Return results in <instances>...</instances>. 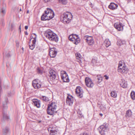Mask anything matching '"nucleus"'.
Returning a JSON list of instances; mask_svg holds the SVG:
<instances>
[{"label": "nucleus", "mask_w": 135, "mask_h": 135, "mask_svg": "<svg viewBox=\"0 0 135 135\" xmlns=\"http://www.w3.org/2000/svg\"><path fill=\"white\" fill-rule=\"evenodd\" d=\"M55 14L52 9L47 8L41 17V20L42 21L49 20L54 17Z\"/></svg>", "instance_id": "nucleus-1"}, {"label": "nucleus", "mask_w": 135, "mask_h": 135, "mask_svg": "<svg viewBox=\"0 0 135 135\" xmlns=\"http://www.w3.org/2000/svg\"><path fill=\"white\" fill-rule=\"evenodd\" d=\"M109 130L108 124L107 123H104L98 128V130L101 135H105Z\"/></svg>", "instance_id": "nucleus-2"}, {"label": "nucleus", "mask_w": 135, "mask_h": 135, "mask_svg": "<svg viewBox=\"0 0 135 135\" xmlns=\"http://www.w3.org/2000/svg\"><path fill=\"white\" fill-rule=\"evenodd\" d=\"M72 18V16L71 13L69 12H67L64 13L62 17L61 18V20L64 22L68 23L71 21Z\"/></svg>", "instance_id": "nucleus-3"}, {"label": "nucleus", "mask_w": 135, "mask_h": 135, "mask_svg": "<svg viewBox=\"0 0 135 135\" xmlns=\"http://www.w3.org/2000/svg\"><path fill=\"white\" fill-rule=\"evenodd\" d=\"M69 39L76 45L78 44L80 41V39L79 36L75 34H72L69 37Z\"/></svg>", "instance_id": "nucleus-4"}, {"label": "nucleus", "mask_w": 135, "mask_h": 135, "mask_svg": "<svg viewBox=\"0 0 135 135\" xmlns=\"http://www.w3.org/2000/svg\"><path fill=\"white\" fill-rule=\"evenodd\" d=\"M8 102V99L7 98H5L4 101L3 103V119H7L8 120L9 119V117L4 112V110H6L7 109V104Z\"/></svg>", "instance_id": "nucleus-5"}, {"label": "nucleus", "mask_w": 135, "mask_h": 135, "mask_svg": "<svg viewBox=\"0 0 135 135\" xmlns=\"http://www.w3.org/2000/svg\"><path fill=\"white\" fill-rule=\"evenodd\" d=\"M33 87L35 89H38L41 88V83L38 79H35L32 82Z\"/></svg>", "instance_id": "nucleus-6"}, {"label": "nucleus", "mask_w": 135, "mask_h": 135, "mask_svg": "<svg viewBox=\"0 0 135 135\" xmlns=\"http://www.w3.org/2000/svg\"><path fill=\"white\" fill-rule=\"evenodd\" d=\"M61 79L64 82H68L69 79L68 74L65 71H63L61 73Z\"/></svg>", "instance_id": "nucleus-7"}, {"label": "nucleus", "mask_w": 135, "mask_h": 135, "mask_svg": "<svg viewBox=\"0 0 135 135\" xmlns=\"http://www.w3.org/2000/svg\"><path fill=\"white\" fill-rule=\"evenodd\" d=\"M85 82L86 86L89 88H92L94 86L93 83L90 78H86Z\"/></svg>", "instance_id": "nucleus-8"}, {"label": "nucleus", "mask_w": 135, "mask_h": 135, "mask_svg": "<svg viewBox=\"0 0 135 135\" xmlns=\"http://www.w3.org/2000/svg\"><path fill=\"white\" fill-rule=\"evenodd\" d=\"M76 94L77 96L79 98L83 97V91L81 87L80 86H77L75 90Z\"/></svg>", "instance_id": "nucleus-9"}, {"label": "nucleus", "mask_w": 135, "mask_h": 135, "mask_svg": "<svg viewBox=\"0 0 135 135\" xmlns=\"http://www.w3.org/2000/svg\"><path fill=\"white\" fill-rule=\"evenodd\" d=\"M49 54L51 57H55L57 54V50L56 48L53 47L51 48L49 50Z\"/></svg>", "instance_id": "nucleus-10"}, {"label": "nucleus", "mask_w": 135, "mask_h": 135, "mask_svg": "<svg viewBox=\"0 0 135 135\" xmlns=\"http://www.w3.org/2000/svg\"><path fill=\"white\" fill-rule=\"evenodd\" d=\"M57 75L56 72L52 69L49 70V76L51 79L52 80H54L56 78Z\"/></svg>", "instance_id": "nucleus-11"}, {"label": "nucleus", "mask_w": 135, "mask_h": 135, "mask_svg": "<svg viewBox=\"0 0 135 135\" xmlns=\"http://www.w3.org/2000/svg\"><path fill=\"white\" fill-rule=\"evenodd\" d=\"M68 96L66 99V103L70 106L72 105L73 104L74 101L72 95L69 94H68Z\"/></svg>", "instance_id": "nucleus-12"}, {"label": "nucleus", "mask_w": 135, "mask_h": 135, "mask_svg": "<svg viewBox=\"0 0 135 135\" xmlns=\"http://www.w3.org/2000/svg\"><path fill=\"white\" fill-rule=\"evenodd\" d=\"M128 69L127 67L124 64L122 67L118 69V72L122 74H126L128 71Z\"/></svg>", "instance_id": "nucleus-13"}, {"label": "nucleus", "mask_w": 135, "mask_h": 135, "mask_svg": "<svg viewBox=\"0 0 135 135\" xmlns=\"http://www.w3.org/2000/svg\"><path fill=\"white\" fill-rule=\"evenodd\" d=\"M123 24L119 22L115 23L114 25L115 27L118 31L123 30Z\"/></svg>", "instance_id": "nucleus-14"}, {"label": "nucleus", "mask_w": 135, "mask_h": 135, "mask_svg": "<svg viewBox=\"0 0 135 135\" xmlns=\"http://www.w3.org/2000/svg\"><path fill=\"white\" fill-rule=\"evenodd\" d=\"M33 35H35V37L33 38L34 40H33L32 41V44L31 45H29V47L30 48L31 50H33L34 49V48L35 47V44L36 42V35L35 33H33L32 34Z\"/></svg>", "instance_id": "nucleus-15"}, {"label": "nucleus", "mask_w": 135, "mask_h": 135, "mask_svg": "<svg viewBox=\"0 0 135 135\" xmlns=\"http://www.w3.org/2000/svg\"><path fill=\"white\" fill-rule=\"evenodd\" d=\"M54 34L49 40L52 41L57 42L58 41V36L55 33Z\"/></svg>", "instance_id": "nucleus-16"}, {"label": "nucleus", "mask_w": 135, "mask_h": 135, "mask_svg": "<svg viewBox=\"0 0 135 135\" xmlns=\"http://www.w3.org/2000/svg\"><path fill=\"white\" fill-rule=\"evenodd\" d=\"M32 101L35 106L37 108H40V101L37 99H33L32 100Z\"/></svg>", "instance_id": "nucleus-17"}, {"label": "nucleus", "mask_w": 135, "mask_h": 135, "mask_svg": "<svg viewBox=\"0 0 135 135\" xmlns=\"http://www.w3.org/2000/svg\"><path fill=\"white\" fill-rule=\"evenodd\" d=\"M54 33L53 32L50 30H49L46 31L45 34V35L47 38L49 39L54 34Z\"/></svg>", "instance_id": "nucleus-18"}, {"label": "nucleus", "mask_w": 135, "mask_h": 135, "mask_svg": "<svg viewBox=\"0 0 135 135\" xmlns=\"http://www.w3.org/2000/svg\"><path fill=\"white\" fill-rule=\"evenodd\" d=\"M47 113L48 114L50 115H52L54 113H56L57 111L56 110H54V109H53L51 108H50L48 109V107L47 109Z\"/></svg>", "instance_id": "nucleus-19"}, {"label": "nucleus", "mask_w": 135, "mask_h": 135, "mask_svg": "<svg viewBox=\"0 0 135 135\" xmlns=\"http://www.w3.org/2000/svg\"><path fill=\"white\" fill-rule=\"evenodd\" d=\"M48 109H49L50 108H52L54 110H56L57 106L56 103L55 102H52L50 104H49L48 105Z\"/></svg>", "instance_id": "nucleus-20"}, {"label": "nucleus", "mask_w": 135, "mask_h": 135, "mask_svg": "<svg viewBox=\"0 0 135 135\" xmlns=\"http://www.w3.org/2000/svg\"><path fill=\"white\" fill-rule=\"evenodd\" d=\"M118 7V5L113 3H111L108 6L109 8L112 10L115 9L117 8Z\"/></svg>", "instance_id": "nucleus-21"}, {"label": "nucleus", "mask_w": 135, "mask_h": 135, "mask_svg": "<svg viewBox=\"0 0 135 135\" xmlns=\"http://www.w3.org/2000/svg\"><path fill=\"white\" fill-rule=\"evenodd\" d=\"M122 82H121L120 84V86L124 88H126L127 85V81H126L124 79H122Z\"/></svg>", "instance_id": "nucleus-22"}, {"label": "nucleus", "mask_w": 135, "mask_h": 135, "mask_svg": "<svg viewBox=\"0 0 135 135\" xmlns=\"http://www.w3.org/2000/svg\"><path fill=\"white\" fill-rule=\"evenodd\" d=\"M132 113L131 110L130 109L128 110L126 112V117L127 118L130 117L132 115Z\"/></svg>", "instance_id": "nucleus-23"}, {"label": "nucleus", "mask_w": 135, "mask_h": 135, "mask_svg": "<svg viewBox=\"0 0 135 135\" xmlns=\"http://www.w3.org/2000/svg\"><path fill=\"white\" fill-rule=\"evenodd\" d=\"M125 43L126 42L125 41L120 40L117 41V44L118 46H120L123 44H125Z\"/></svg>", "instance_id": "nucleus-24"}, {"label": "nucleus", "mask_w": 135, "mask_h": 135, "mask_svg": "<svg viewBox=\"0 0 135 135\" xmlns=\"http://www.w3.org/2000/svg\"><path fill=\"white\" fill-rule=\"evenodd\" d=\"M84 38L86 40V42L93 39L92 37L91 36H89L88 35L85 36L84 37Z\"/></svg>", "instance_id": "nucleus-25"}, {"label": "nucleus", "mask_w": 135, "mask_h": 135, "mask_svg": "<svg viewBox=\"0 0 135 135\" xmlns=\"http://www.w3.org/2000/svg\"><path fill=\"white\" fill-rule=\"evenodd\" d=\"M104 44L107 47H108L110 45V42L108 39L104 41Z\"/></svg>", "instance_id": "nucleus-26"}, {"label": "nucleus", "mask_w": 135, "mask_h": 135, "mask_svg": "<svg viewBox=\"0 0 135 135\" xmlns=\"http://www.w3.org/2000/svg\"><path fill=\"white\" fill-rule=\"evenodd\" d=\"M111 96L114 98H115L117 97V93L115 91H113L111 93Z\"/></svg>", "instance_id": "nucleus-27"}, {"label": "nucleus", "mask_w": 135, "mask_h": 135, "mask_svg": "<svg viewBox=\"0 0 135 135\" xmlns=\"http://www.w3.org/2000/svg\"><path fill=\"white\" fill-rule=\"evenodd\" d=\"M50 132V135H56L57 133V131L55 130H51Z\"/></svg>", "instance_id": "nucleus-28"}, {"label": "nucleus", "mask_w": 135, "mask_h": 135, "mask_svg": "<svg viewBox=\"0 0 135 135\" xmlns=\"http://www.w3.org/2000/svg\"><path fill=\"white\" fill-rule=\"evenodd\" d=\"M131 98L133 100H134L135 99V92L134 91H132L131 94Z\"/></svg>", "instance_id": "nucleus-29"}, {"label": "nucleus", "mask_w": 135, "mask_h": 135, "mask_svg": "<svg viewBox=\"0 0 135 135\" xmlns=\"http://www.w3.org/2000/svg\"><path fill=\"white\" fill-rule=\"evenodd\" d=\"M42 99L45 101H48L49 100V98L48 97L45 96H42L41 98Z\"/></svg>", "instance_id": "nucleus-30"}, {"label": "nucleus", "mask_w": 135, "mask_h": 135, "mask_svg": "<svg viewBox=\"0 0 135 135\" xmlns=\"http://www.w3.org/2000/svg\"><path fill=\"white\" fill-rule=\"evenodd\" d=\"M9 131V129L7 127H6L3 130V133L4 134L7 133Z\"/></svg>", "instance_id": "nucleus-31"}, {"label": "nucleus", "mask_w": 135, "mask_h": 135, "mask_svg": "<svg viewBox=\"0 0 135 135\" xmlns=\"http://www.w3.org/2000/svg\"><path fill=\"white\" fill-rule=\"evenodd\" d=\"M97 77L98 80V83H99L102 80L103 78L100 75L97 76Z\"/></svg>", "instance_id": "nucleus-32"}, {"label": "nucleus", "mask_w": 135, "mask_h": 135, "mask_svg": "<svg viewBox=\"0 0 135 135\" xmlns=\"http://www.w3.org/2000/svg\"><path fill=\"white\" fill-rule=\"evenodd\" d=\"M37 71L38 74H42V71L41 70L40 68L38 67L37 68Z\"/></svg>", "instance_id": "nucleus-33"}, {"label": "nucleus", "mask_w": 135, "mask_h": 135, "mask_svg": "<svg viewBox=\"0 0 135 135\" xmlns=\"http://www.w3.org/2000/svg\"><path fill=\"white\" fill-rule=\"evenodd\" d=\"M88 44L90 45H91L93 44L94 41L93 39L91 40H90V41H89L87 42Z\"/></svg>", "instance_id": "nucleus-34"}, {"label": "nucleus", "mask_w": 135, "mask_h": 135, "mask_svg": "<svg viewBox=\"0 0 135 135\" xmlns=\"http://www.w3.org/2000/svg\"><path fill=\"white\" fill-rule=\"evenodd\" d=\"M0 12L3 14H5L6 13L5 9L4 8H2L1 9Z\"/></svg>", "instance_id": "nucleus-35"}, {"label": "nucleus", "mask_w": 135, "mask_h": 135, "mask_svg": "<svg viewBox=\"0 0 135 135\" xmlns=\"http://www.w3.org/2000/svg\"><path fill=\"white\" fill-rule=\"evenodd\" d=\"M123 65V64L122 63V61H119V64L118 67V69H119V68H121V67H122V66Z\"/></svg>", "instance_id": "nucleus-36"}, {"label": "nucleus", "mask_w": 135, "mask_h": 135, "mask_svg": "<svg viewBox=\"0 0 135 135\" xmlns=\"http://www.w3.org/2000/svg\"><path fill=\"white\" fill-rule=\"evenodd\" d=\"M97 60L95 59H93L91 61L92 63L96 65V63H97Z\"/></svg>", "instance_id": "nucleus-37"}, {"label": "nucleus", "mask_w": 135, "mask_h": 135, "mask_svg": "<svg viewBox=\"0 0 135 135\" xmlns=\"http://www.w3.org/2000/svg\"><path fill=\"white\" fill-rule=\"evenodd\" d=\"M61 1L63 4H65L67 3V0H61Z\"/></svg>", "instance_id": "nucleus-38"}, {"label": "nucleus", "mask_w": 135, "mask_h": 135, "mask_svg": "<svg viewBox=\"0 0 135 135\" xmlns=\"http://www.w3.org/2000/svg\"><path fill=\"white\" fill-rule=\"evenodd\" d=\"M75 55L76 56V57H78L79 58H80L81 57V56L80 55V54L79 53L76 54H75Z\"/></svg>", "instance_id": "nucleus-39"}, {"label": "nucleus", "mask_w": 135, "mask_h": 135, "mask_svg": "<svg viewBox=\"0 0 135 135\" xmlns=\"http://www.w3.org/2000/svg\"><path fill=\"white\" fill-rule=\"evenodd\" d=\"M43 1L45 3H47L48 2H49L50 1H51L52 0H43Z\"/></svg>", "instance_id": "nucleus-40"}, {"label": "nucleus", "mask_w": 135, "mask_h": 135, "mask_svg": "<svg viewBox=\"0 0 135 135\" xmlns=\"http://www.w3.org/2000/svg\"><path fill=\"white\" fill-rule=\"evenodd\" d=\"M80 135H89L88 134L86 133H84L81 134Z\"/></svg>", "instance_id": "nucleus-41"}, {"label": "nucleus", "mask_w": 135, "mask_h": 135, "mask_svg": "<svg viewBox=\"0 0 135 135\" xmlns=\"http://www.w3.org/2000/svg\"><path fill=\"white\" fill-rule=\"evenodd\" d=\"M104 76L105 77V79L106 80H108L109 78L108 76H107V75H104Z\"/></svg>", "instance_id": "nucleus-42"}, {"label": "nucleus", "mask_w": 135, "mask_h": 135, "mask_svg": "<svg viewBox=\"0 0 135 135\" xmlns=\"http://www.w3.org/2000/svg\"><path fill=\"white\" fill-rule=\"evenodd\" d=\"M1 80L0 79V88H1L0 90V91L1 92V90H2L1 86Z\"/></svg>", "instance_id": "nucleus-43"}, {"label": "nucleus", "mask_w": 135, "mask_h": 135, "mask_svg": "<svg viewBox=\"0 0 135 135\" xmlns=\"http://www.w3.org/2000/svg\"><path fill=\"white\" fill-rule=\"evenodd\" d=\"M79 117L80 118H82V117H83V115L82 114H80V115L79 116Z\"/></svg>", "instance_id": "nucleus-44"}, {"label": "nucleus", "mask_w": 135, "mask_h": 135, "mask_svg": "<svg viewBox=\"0 0 135 135\" xmlns=\"http://www.w3.org/2000/svg\"><path fill=\"white\" fill-rule=\"evenodd\" d=\"M21 25L20 24L19 26V29L20 30V33L21 32Z\"/></svg>", "instance_id": "nucleus-45"}, {"label": "nucleus", "mask_w": 135, "mask_h": 135, "mask_svg": "<svg viewBox=\"0 0 135 135\" xmlns=\"http://www.w3.org/2000/svg\"><path fill=\"white\" fill-rule=\"evenodd\" d=\"M6 56L7 57H9L11 56V55L9 53H8L6 55Z\"/></svg>", "instance_id": "nucleus-46"}, {"label": "nucleus", "mask_w": 135, "mask_h": 135, "mask_svg": "<svg viewBox=\"0 0 135 135\" xmlns=\"http://www.w3.org/2000/svg\"><path fill=\"white\" fill-rule=\"evenodd\" d=\"M28 26H25V29L26 30H27L28 28Z\"/></svg>", "instance_id": "nucleus-47"}, {"label": "nucleus", "mask_w": 135, "mask_h": 135, "mask_svg": "<svg viewBox=\"0 0 135 135\" xmlns=\"http://www.w3.org/2000/svg\"><path fill=\"white\" fill-rule=\"evenodd\" d=\"M36 49H38V50H40V48L39 47H36Z\"/></svg>", "instance_id": "nucleus-48"}, {"label": "nucleus", "mask_w": 135, "mask_h": 135, "mask_svg": "<svg viewBox=\"0 0 135 135\" xmlns=\"http://www.w3.org/2000/svg\"><path fill=\"white\" fill-rule=\"evenodd\" d=\"M90 5H91V8H93V4L91 3V4H90Z\"/></svg>", "instance_id": "nucleus-49"}, {"label": "nucleus", "mask_w": 135, "mask_h": 135, "mask_svg": "<svg viewBox=\"0 0 135 135\" xmlns=\"http://www.w3.org/2000/svg\"><path fill=\"white\" fill-rule=\"evenodd\" d=\"M25 33L26 35H28V33L26 31L25 32Z\"/></svg>", "instance_id": "nucleus-50"}, {"label": "nucleus", "mask_w": 135, "mask_h": 135, "mask_svg": "<svg viewBox=\"0 0 135 135\" xmlns=\"http://www.w3.org/2000/svg\"><path fill=\"white\" fill-rule=\"evenodd\" d=\"M99 115H100L101 116H102L103 115V114H102V113H100L99 114Z\"/></svg>", "instance_id": "nucleus-51"}, {"label": "nucleus", "mask_w": 135, "mask_h": 135, "mask_svg": "<svg viewBox=\"0 0 135 135\" xmlns=\"http://www.w3.org/2000/svg\"><path fill=\"white\" fill-rule=\"evenodd\" d=\"M35 37H33L31 35V38H33H33Z\"/></svg>", "instance_id": "nucleus-52"}, {"label": "nucleus", "mask_w": 135, "mask_h": 135, "mask_svg": "<svg viewBox=\"0 0 135 135\" xmlns=\"http://www.w3.org/2000/svg\"><path fill=\"white\" fill-rule=\"evenodd\" d=\"M29 13V10H27V13Z\"/></svg>", "instance_id": "nucleus-53"}, {"label": "nucleus", "mask_w": 135, "mask_h": 135, "mask_svg": "<svg viewBox=\"0 0 135 135\" xmlns=\"http://www.w3.org/2000/svg\"><path fill=\"white\" fill-rule=\"evenodd\" d=\"M22 50H23V51H24V48H23V47H22Z\"/></svg>", "instance_id": "nucleus-54"}, {"label": "nucleus", "mask_w": 135, "mask_h": 135, "mask_svg": "<svg viewBox=\"0 0 135 135\" xmlns=\"http://www.w3.org/2000/svg\"><path fill=\"white\" fill-rule=\"evenodd\" d=\"M32 39V38H31L30 40V42H29V43H30V42H31V39Z\"/></svg>", "instance_id": "nucleus-55"}, {"label": "nucleus", "mask_w": 135, "mask_h": 135, "mask_svg": "<svg viewBox=\"0 0 135 135\" xmlns=\"http://www.w3.org/2000/svg\"><path fill=\"white\" fill-rule=\"evenodd\" d=\"M20 11H22V9H21V8H20Z\"/></svg>", "instance_id": "nucleus-56"}, {"label": "nucleus", "mask_w": 135, "mask_h": 135, "mask_svg": "<svg viewBox=\"0 0 135 135\" xmlns=\"http://www.w3.org/2000/svg\"><path fill=\"white\" fill-rule=\"evenodd\" d=\"M11 27H12V24L11 25Z\"/></svg>", "instance_id": "nucleus-57"}, {"label": "nucleus", "mask_w": 135, "mask_h": 135, "mask_svg": "<svg viewBox=\"0 0 135 135\" xmlns=\"http://www.w3.org/2000/svg\"><path fill=\"white\" fill-rule=\"evenodd\" d=\"M81 114V113H80V114H79V115H80V114Z\"/></svg>", "instance_id": "nucleus-58"}]
</instances>
